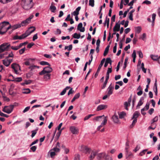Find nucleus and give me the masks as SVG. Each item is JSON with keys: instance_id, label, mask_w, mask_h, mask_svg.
Here are the masks:
<instances>
[{"instance_id": "nucleus-1", "label": "nucleus", "mask_w": 160, "mask_h": 160, "mask_svg": "<svg viewBox=\"0 0 160 160\" xmlns=\"http://www.w3.org/2000/svg\"><path fill=\"white\" fill-rule=\"evenodd\" d=\"M11 28L8 22L4 21L0 23V34L3 35Z\"/></svg>"}, {"instance_id": "nucleus-2", "label": "nucleus", "mask_w": 160, "mask_h": 160, "mask_svg": "<svg viewBox=\"0 0 160 160\" xmlns=\"http://www.w3.org/2000/svg\"><path fill=\"white\" fill-rule=\"evenodd\" d=\"M23 3L22 4V8L26 10H28L31 8L32 5H31L32 3V0H25L23 1Z\"/></svg>"}, {"instance_id": "nucleus-3", "label": "nucleus", "mask_w": 160, "mask_h": 160, "mask_svg": "<svg viewBox=\"0 0 160 160\" xmlns=\"http://www.w3.org/2000/svg\"><path fill=\"white\" fill-rule=\"evenodd\" d=\"M23 3L22 4V8L26 10H28L31 8L32 5H31L32 3V0H25L23 1Z\"/></svg>"}, {"instance_id": "nucleus-4", "label": "nucleus", "mask_w": 160, "mask_h": 160, "mask_svg": "<svg viewBox=\"0 0 160 160\" xmlns=\"http://www.w3.org/2000/svg\"><path fill=\"white\" fill-rule=\"evenodd\" d=\"M97 159L99 160H112V158H108V155L104 152L98 154Z\"/></svg>"}, {"instance_id": "nucleus-5", "label": "nucleus", "mask_w": 160, "mask_h": 160, "mask_svg": "<svg viewBox=\"0 0 160 160\" xmlns=\"http://www.w3.org/2000/svg\"><path fill=\"white\" fill-rule=\"evenodd\" d=\"M14 107V105H12L8 106H5L2 109V111L5 112L9 114L12 111Z\"/></svg>"}, {"instance_id": "nucleus-6", "label": "nucleus", "mask_w": 160, "mask_h": 160, "mask_svg": "<svg viewBox=\"0 0 160 160\" xmlns=\"http://www.w3.org/2000/svg\"><path fill=\"white\" fill-rule=\"evenodd\" d=\"M52 71V68L50 66H47L43 68V70L39 72L40 75H42L45 73H48L51 72Z\"/></svg>"}, {"instance_id": "nucleus-7", "label": "nucleus", "mask_w": 160, "mask_h": 160, "mask_svg": "<svg viewBox=\"0 0 160 160\" xmlns=\"http://www.w3.org/2000/svg\"><path fill=\"white\" fill-rule=\"evenodd\" d=\"M11 67L14 70V73L16 74H18L19 72V71H20V66L18 64L13 63L11 65Z\"/></svg>"}, {"instance_id": "nucleus-8", "label": "nucleus", "mask_w": 160, "mask_h": 160, "mask_svg": "<svg viewBox=\"0 0 160 160\" xmlns=\"http://www.w3.org/2000/svg\"><path fill=\"white\" fill-rule=\"evenodd\" d=\"M10 44L8 43H4L0 45V53L7 50L10 47Z\"/></svg>"}, {"instance_id": "nucleus-9", "label": "nucleus", "mask_w": 160, "mask_h": 160, "mask_svg": "<svg viewBox=\"0 0 160 160\" xmlns=\"http://www.w3.org/2000/svg\"><path fill=\"white\" fill-rule=\"evenodd\" d=\"M12 61V59H8L6 58L2 60L3 64L6 67H8Z\"/></svg>"}, {"instance_id": "nucleus-10", "label": "nucleus", "mask_w": 160, "mask_h": 160, "mask_svg": "<svg viewBox=\"0 0 160 160\" xmlns=\"http://www.w3.org/2000/svg\"><path fill=\"white\" fill-rule=\"evenodd\" d=\"M69 129L71 132L73 134H77L78 133V129L75 126L70 127Z\"/></svg>"}, {"instance_id": "nucleus-11", "label": "nucleus", "mask_w": 160, "mask_h": 160, "mask_svg": "<svg viewBox=\"0 0 160 160\" xmlns=\"http://www.w3.org/2000/svg\"><path fill=\"white\" fill-rule=\"evenodd\" d=\"M108 108V105L105 104H101L98 105L96 109L97 111H99L102 110H104L107 108Z\"/></svg>"}, {"instance_id": "nucleus-12", "label": "nucleus", "mask_w": 160, "mask_h": 160, "mask_svg": "<svg viewBox=\"0 0 160 160\" xmlns=\"http://www.w3.org/2000/svg\"><path fill=\"white\" fill-rule=\"evenodd\" d=\"M114 87L111 85V84L109 85L107 89L108 94V96L112 94L113 93V89Z\"/></svg>"}, {"instance_id": "nucleus-13", "label": "nucleus", "mask_w": 160, "mask_h": 160, "mask_svg": "<svg viewBox=\"0 0 160 160\" xmlns=\"http://www.w3.org/2000/svg\"><path fill=\"white\" fill-rule=\"evenodd\" d=\"M77 29L81 32H83L85 31V28L82 27V22L80 23L78 25Z\"/></svg>"}, {"instance_id": "nucleus-14", "label": "nucleus", "mask_w": 160, "mask_h": 160, "mask_svg": "<svg viewBox=\"0 0 160 160\" xmlns=\"http://www.w3.org/2000/svg\"><path fill=\"white\" fill-rule=\"evenodd\" d=\"M81 8L80 7H78L76 8L75 11L72 13V14H73L74 16H78L79 14V11L80 10Z\"/></svg>"}, {"instance_id": "nucleus-15", "label": "nucleus", "mask_w": 160, "mask_h": 160, "mask_svg": "<svg viewBox=\"0 0 160 160\" xmlns=\"http://www.w3.org/2000/svg\"><path fill=\"white\" fill-rule=\"evenodd\" d=\"M120 24L116 23L113 28V31L114 32L118 31L120 30Z\"/></svg>"}, {"instance_id": "nucleus-16", "label": "nucleus", "mask_w": 160, "mask_h": 160, "mask_svg": "<svg viewBox=\"0 0 160 160\" xmlns=\"http://www.w3.org/2000/svg\"><path fill=\"white\" fill-rule=\"evenodd\" d=\"M39 68V66L35 65H31L28 68L29 69H30L32 71H35L36 69H38Z\"/></svg>"}, {"instance_id": "nucleus-17", "label": "nucleus", "mask_w": 160, "mask_h": 160, "mask_svg": "<svg viewBox=\"0 0 160 160\" xmlns=\"http://www.w3.org/2000/svg\"><path fill=\"white\" fill-rule=\"evenodd\" d=\"M113 121L115 123H117L119 122L118 116L117 115H114L112 117Z\"/></svg>"}, {"instance_id": "nucleus-18", "label": "nucleus", "mask_w": 160, "mask_h": 160, "mask_svg": "<svg viewBox=\"0 0 160 160\" xmlns=\"http://www.w3.org/2000/svg\"><path fill=\"white\" fill-rule=\"evenodd\" d=\"M105 58H103L102 59L100 62V64L99 65L98 67V72H99L100 71L102 66L103 65V63H104L105 61Z\"/></svg>"}, {"instance_id": "nucleus-19", "label": "nucleus", "mask_w": 160, "mask_h": 160, "mask_svg": "<svg viewBox=\"0 0 160 160\" xmlns=\"http://www.w3.org/2000/svg\"><path fill=\"white\" fill-rule=\"evenodd\" d=\"M153 91L155 93V95L157 96L158 95V89H157V80H156L155 82L154 83V86L153 87Z\"/></svg>"}, {"instance_id": "nucleus-20", "label": "nucleus", "mask_w": 160, "mask_h": 160, "mask_svg": "<svg viewBox=\"0 0 160 160\" xmlns=\"http://www.w3.org/2000/svg\"><path fill=\"white\" fill-rule=\"evenodd\" d=\"M4 54H1V58L5 57L6 58H13L14 56V55L12 52H11L10 53H9L7 56L4 57Z\"/></svg>"}, {"instance_id": "nucleus-21", "label": "nucleus", "mask_w": 160, "mask_h": 160, "mask_svg": "<svg viewBox=\"0 0 160 160\" xmlns=\"http://www.w3.org/2000/svg\"><path fill=\"white\" fill-rule=\"evenodd\" d=\"M157 125L156 123H152L151 122V125L150 126H149L148 128V129H152L154 130L155 129Z\"/></svg>"}, {"instance_id": "nucleus-22", "label": "nucleus", "mask_w": 160, "mask_h": 160, "mask_svg": "<svg viewBox=\"0 0 160 160\" xmlns=\"http://www.w3.org/2000/svg\"><path fill=\"white\" fill-rule=\"evenodd\" d=\"M21 27V25L20 23H18L12 26H11V28L12 30H15Z\"/></svg>"}, {"instance_id": "nucleus-23", "label": "nucleus", "mask_w": 160, "mask_h": 160, "mask_svg": "<svg viewBox=\"0 0 160 160\" xmlns=\"http://www.w3.org/2000/svg\"><path fill=\"white\" fill-rule=\"evenodd\" d=\"M24 35L23 34L21 35L18 36V35L15 36L13 37V39L14 40H17V39H22L25 38L24 37Z\"/></svg>"}, {"instance_id": "nucleus-24", "label": "nucleus", "mask_w": 160, "mask_h": 160, "mask_svg": "<svg viewBox=\"0 0 160 160\" xmlns=\"http://www.w3.org/2000/svg\"><path fill=\"white\" fill-rule=\"evenodd\" d=\"M49 9L52 12L54 13L56 10V8L55 6L52 5V3Z\"/></svg>"}, {"instance_id": "nucleus-25", "label": "nucleus", "mask_w": 160, "mask_h": 160, "mask_svg": "<svg viewBox=\"0 0 160 160\" xmlns=\"http://www.w3.org/2000/svg\"><path fill=\"white\" fill-rule=\"evenodd\" d=\"M70 87L69 86H67L65 88H64L62 91L60 93V95H64L66 92V91L67 90H68L70 88Z\"/></svg>"}, {"instance_id": "nucleus-26", "label": "nucleus", "mask_w": 160, "mask_h": 160, "mask_svg": "<svg viewBox=\"0 0 160 160\" xmlns=\"http://www.w3.org/2000/svg\"><path fill=\"white\" fill-rule=\"evenodd\" d=\"M29 22H30L27 19L25 20L22 21L20 24L21 25V26H24L28 24Z\"/></svg>"}, {"instance_id": "nucleus-27", "label": "nucleus", "mask_w": 160, "mask_h": 160, "mask_svg": "<svg viewBox=\"0 0 160 160\" xmlns=\"http://www.w3.org/2000/svg\"><path fill=\"white\" fill-rule=\"evenodd\" d=\"M142 28L140 26H138L135 28V32L136 33L139 34Z\"/></svg>"}, {"instance_id": "nucleus-28", "label": "nucleus", "mask_w": 160, "mask_h": 160, "mask_svg": "<svg viewBox=\"0 0 160 160\" xmlns=\"http://www.w3.org/2000/svg\"><path fill=\"white\" fill-rule=\"evenodd\" d=\"M98 154V152L97 151H93L90 156V159H92Z\"/></svg>"}, {"instance_id": "nucleus-29", "label": "nucleus", "mask_w": 160, "mask_h": 160, "mask_svg": "<svg viewBox=\"0 0 160 160\" xmlns=\"http://www.w3.org/2000/svg\"><path fill=\"white\" fill-rule=\"evenodd\" d=\"M144 100V98L143 97H142L140 98L138 102V104L137 105V107L138 106H140L142 105L143 104V102H142V101H143Z\"/></svg>"}, {"instance_id": "nucleus-30", "label": "nucleus", "mask_w": 160, "mask_h": 160, "mask_svg": "<svg viewBox=\"0 0 160 160\" xmlns=\"http://www.w3.org/2000/svg\"><path fill=\"white\" fill-rule=\"evenodd\" d=\"M139 114V112L137 111L135 112L133 114V116L132 118V119L135 118L137 119V118L138 117Z\"/></svg>"}, {"instance_id": "nucleus-31", "label": "nucleus", "mask_w": 160, "mask_h": 160, "mask_svg": "<svg viewBox=\"0 0 160 160\" xmlns=\"http://www.w3.org/2000/svg\"><path fill=\"white\" fill-rule=\"evenodd\" d=\"M73 38L75 39H79L81 37L80 34H78L77 33H75L72 35Z\"/></svg>"}, {"instance_id": "nucleus-32", "label": "nucleus", "mask_w": 160, "mask_h": 160, "mask_svg": "<svg viewBox=\"0 0 160 160\" xmlns=\"http://www.w3.org/2000/svg\"><path fill=\"white\" fill-rule=\"evenodd\" d=\"M31 82V81L30 80H25L23 82L21 83V85L24 86L25 85H28L30 84Z\"/></svg>"}, {"instance_id": "nucleus-33", "label": "nucleus", "mask_w": 160, "mask_h": 160, "mask_svg": "<svg viewBox=\"0 0 160 160\" xmlns=\"http://www.w3.org/2000/svg\"><path fill=\"white\" fill-rule=\"evenodd\" d=\"M158 56L157 55H151L150 57L154 61H157L158 58Z\"/></svg>"}, {"instance_id": "nucleus-34", "label": "nucleus", "mask_w": 160, "mask_h": 160, "mask_svg": "<svg viewBox=\"0 0 160 160\" xmlns=\"http://www.w3.org/2000/svg\"><path fill=\"white\" fill-rule=\"evenodd\" d=\"M104 116V115H103L102 116H98V117H95L94 119V120H95L97 121H101L102 119V117H103Z\"/></svg>"}, {"instance_id": "nucleus-35", "label": "nucleus", "mask_w": 160, "mask_h": 160, "mask_svg": "<svg viewBox=\"0 0 160 160\" xmlns=\"http://www.w3.org/2000/svg\"><path fill=\"white\" fill-rule=\"evenodd\" d=\"M109 47L110 46L109 45H108L106 48L103 53V55L104 56H105L108 53L109 51Z\"/></svg>"}, {"instance_id": "nucleus-36", "label": "nucleus", "mask_w": 160, "mask_h": 160, "mask_svg": "<svg viewBox=\"0 0 160 160\" xmlns=\"http://www.w3.org/2000/svg\"><path fill=\"white\" fill-rule=\"evenodd\" d=\"M31 92V90L29 88L24 89L22 92L23 93L28 94L30 93Z\"/></svg>"}, {"instance_id": "nucleus-37", "label": "nucleus", "mask_w": 160, "mask_h": 160, "mask_svg": "<svg viewBox=\"0 0 160 160\" xmlns=\"http://www.w3.org/2000/svg\"><path fill=\"white\" fill-rule=\"evenodd\" d=\"M40 64L42 65H47L49 66H50V64L48 62L42 61L40 62Z\"/></svg>"}, {"instance_id": "nucleus-38", "label": "nucleus", "mask_w": 160, "mask_h": 160, "mask_svg": "<svg viewBox=\"0 0 160 160\" xmlns=\"http://www.w3.org/2000/svg\"><path fill=\"white\" fill-rule=\"evenodd\" d=\"M12 1V0H0V2L3 4H6Z\"/></svg>"}, {"instance_id": "nucleus-39", "label": "nucleus", "mask_w": 160, "mask_h": 160, "mask_svg": "<svg viewBox=\"0 0 160 160\" xmlns=\"http://www.w3.org/2000/svg\"><path fill=\"white\" fill-rule=\"evenodd\" d=\"M126 113L123 112H121L119 114V118H123L126 115Z\"/></svg>"}, {"instance_id": "nucleus-40", "label": "nucleus", "mask_w": 160, "mask_h": 160, "mask_svg": "<svg viewBox=\"0 0 160 160\" xmlns=\"http://www.w3.org/2000/svg\"><path fill=\"white\" fill-rule=\"evenodd\" d=\"M148 150V149H145L142 150L141 152L139 153V155L140 156H142L144 154H145L146 151H147Z\"/></svg>"}, {"instance_id": "nucleus-41", "label": "nucleus", "mask_w": 160, "mask_h": 160, "mask_svg": "<svg viewBox=\"0 0 160 160\" xmlns=\"http://www.w3.org/2000/svg\"><path fill=\"white\" fill-rule=\"evenodd\" d=\"M137 122V119L135 118L133 119V120L132 121V124L130 126V127L131 128H132L133 126L135 125V123Z\"/></svg>"}, {"instance_id": "nucleus-42", "label": "nucleus", "mask_w": 160, "mask_h": 160, "mask_svg": "<svg viewBox=\"0 0 160 160\" xmlns=\"http://www.w3.org/2000/svg\"><path fill=\"white\" fill-rule=\"evenodd\" d=\"M94 0H89V5L92 7H93L94 5Z\"/></svg>"}, {"instance_id": "nucleus-43", "label": "nucleus", "mask_w": 160, "mask_h": 160, "mask_svg": "<svg viewBox=\"0 0 160 160\" xmlns=\"http://www.w3.org/2000/svg\"><path fill=\"white\" fill-rule=\"evenodd\" d=\"M38 130V129H36L35 130L32 131V133L31 136L32 138H33L36 134L37 132V131Z\"/></svg>"}, {"instance_id": "nucleus-44", "label": "nucleus", "mask_w": 160, "mask_h": 160, "mask_svg": "<svg viewBox=\"0 0 160 160\" xmlns=\"http://www.w3.org/2000/svg\"><path fill=\"white\" fill-rule=\"evenodd\" d=\"M82 148H83V149H84L86 152H89L90 150V148L86 146L82 145Z\"/></svg>"}, {"instance_id": "nucleus-45", "label": "nucleus", "mask_w": 160, "mask_h": 160, "mask_svg": "<svg viewBox=\"0 0 160 160\" xmlns=\"http://www.w3.org/2000/svg\"><path fill=\"white\" fill-rule=\"evenodd\" d=\"M50 153V157L52 158L56 155V153L53 151H51V150L49 151V153Z\"/></svg>"}, {"instance_id": "nucleus-46", "label": "nucleus", "mask_w": 160, "mask_h": 160, "mask_svg": "<svg viewBox=\"0 0 160 160\" xmlns=\"http://www.w3.org/2000/svg\"><path fill=\"white\" fill-rule=\"evenodd\" d=\"M127 158H129L132 157L133 156V155L132 152H129L127 154H126V155Z\"/></svg>"}, {"instance_id": "nucleus-47", "label": "nucleus", "mask_w": 160, "mask_h": 160, "mask_svg": "<svg viewBox=\"0 0 160 160\" xmlns=\"http://www.w3.org/2000/svg\"><path fill=\"white\" fill-rule=\"evenodd\" d=\"M51 151H53L54 152H58L60 151V149L59 148L56 147L52 149H51Z\"/></svg>"}, {"instance_id": "nucleus-48", "label": "nucleus", "mask_w": 160, "mask_h": 160, "mask_svg": "<svg viewBox=\"0 0 160 160\" xmlns=\"http://www.w3.org/2000/svg\"><path fill=\"white\" fill-rule=\"evenodd\" d=\"M158 120V116H155L151 121V122L154 123L157 122Z\"/></svg>"}, {"instance_id": "nucleus-49", "label": "nucleus", "mask_w": 160, "mask_h": 160, "mask_svg": "<svg viewBox=\"0 0 160 160\" xmlns=\"http://www.w3.org/2000/svg\"><path fill=\"white\" fill-rule=\"evenodd\" d=\"M30 33V31H29L28 30L27 31L24 33L23 34V35H24V38H25L28 36H29V35L31 34H29Z\"/></svg>"}, {"instance_id": "nucleus-50", "label": "nucleus", "mask_w": 160, "mask_h": 160, "mask_svg": "<svg viewBox=\"0 0 160 160\" xmlns=\"http://www.w3.org/2000/svg\"><path fill=\"white\" fill-rule=\"evenodd\" d=\"M94 114H89L85 117L84 118V120L86 121L89 119L92 116H94Z\"/></svg>"}, {"instance_id": "nucleus-51", "label": "nucleus", "mask_w": 160, "mask_h": 160, "mask_svg": "<svg viewBox=\"0 0 160 160\" xmlns=\"http://www.w3.org/2000/svg\"><path fill=\"white\" fill-rule=\"evenodd\" d=\"M22 78L21 77L17 78L15 79L14 80H12V81H15L18 82H20L22 81Z\"/></svg>"}, {"instance_id": "nucleus-52", "label": "nucleus", "mask_w": 160, "mask_h": 160, "mask_svg": "<svg viewBox=\"0 0 160 160\" xmlns=\"http://www.w3.org/2000/svg\"><path fill=\"white\" fill-rule=\"evenodd\" d=\"M80 155L79 154H76L75 155L74 160H80Z\"/></svg>"}, {"instance_id": "nucleus-53", "label": "nucleus", "mask_w": 160, "mask_h": 160, "mask_svg": "<svg viewBox=\"0 0 160 160\" xmlns=\"http://www.w3.org/2000/svg\"><path fill=\"white\" fill-rule=\"evenodd\" d=\"M128 58H126L125 59L124 66L123 67V69H125L127 67L126 63L128 62Z\"/></svg>"}, {"instance_id": "nucleus-54", "label": "nucleus", "mask_w": 160, "mask_h": 160, "mask_svg": "<svg viewBox=\"0 0 160 160\" xmlns=\"http://www.w3.org/2000/svg\"><path fill=\"white\" fill-rule=\"evenodd\" d=\"M51 74H48L45 75L44 76V79H49L50 78Z\"/></svg>"}, {"instance_id": "nucleus-55", "label": "nucleus", "mask_w": 160, "mask_h": 160, "mask_svg": "<svg viewBox=\"0 0 160 160\" xmlns=\"http://www.w3.org/2000/svg\"><path fill=\"white\" fill-rule=\"evenodd\" d=\"M149 104L148 103H147L145 106V107L143 108H144L145 109V111H147L148 110L149 108Z\"/></svg>"}, {"instance_id": "nucleus-56", "label": "nucleus", "mask_w": 160, "mask_h": 160, "mask_svg": "<svg viewBox=\"0 0 160 160\" xmlns=\"http://www.w3.org/2000/svg\"><path fill=\"white\" fill-rule=\"evenodd\" d=\"M140 149V147L138 145L135 147V149L133 150V151L135 152H136L137 151L139 150Z\"/></svg>"}, {"instance_id": "nucleus-57", "label": "nucleus", "mask_w": 160, "mask_h": 160, "mask_svg": "<svg viewBox=\"0 0 160 160\" xmlns=\"http://www.w3.org/2000/svg\"><path fill=\"white\" fill-rule=\"evenodd\" d=\"M25 49H26L25 47H24L23 48L20 50L19 51L20 54H23L25 50Z\"/></svg>"}, {"instance_id": "nucleus-58", "label": "nucleus", "mask_w": 160, "mask_h": 160, "mask_svg": "<svg viewBox=\"0 0 160 160\" xmlns=\"http://www.w3.org/2000/svg\"><path fill=\"white\" fill-rule=\"evenodd\" d=\"M0 116L2 117H4L6 118H8V115L5 114L3 112H2L0 110Z\"/></svg>"}, {"instance_id": "nucleus-59", "label": "nucleus", "mask_w": 160, "mask_h": 160, "mask_svg": "<svg viewBox=\"0 0 160 160\" xmlns=\"http://www.w3.org/2000/svg\"><path fill=\"white\" fill-rule=\"evenodd\" d=\"M41 105H36L33 106L31 108V110H33L34 108H38L41 107Z\"/></svg>"}, {"instance_id": "nucleus-60", "label": "nucleus", "mask_w": 160, "mask_h": 160, "mask_svg": "<svg viewBox=\"0 0 160 160\" xmlns=\"http://www.w3.org/2000/svg\"><path fill=\"white\" fill-rule=\"evenodd\" d=\"M37 148V147L35 146H32L30 148L31 150L33 152H34Z\"/></svg>"}, {"instance_id": "nucleus-61", "label": "nucleus", "mask_w": 160, "mask_h": 160, "mask_svg": "<svg viewBox=\"0 0 160 160\" xmlns=\"http://www.w3.org/2000/svg\"><path fill=\"white\" fill-rule=\"evenodd\" d=\"M143 4H145L147 5H149L151 4V2L147 0H145L142 2Z\"/></svg>"}, {"instance_id": "nucleus-62", "label": "nucleus", "mask_w": 160, "mask_h": 160, "mask_svg": "<svg viewBox=\"0 0 160 160\" xmlns=\"http://www.w3.org/2000/svg\"><path fill=\"white\" fill-rule=\"evenodd\" d=\"M11 48L12 49L15 50H17L19 49L18 46H12L11 47Z\"/></svg>"}, {"instance_id": "nucleus-63", "label": "nucleus", "mask_w": 160, "mask_h": 160, "mask_svg": "<svg viewBox=\"0 0 160 160\" xmlns=\"http://www.w3.org/2000/svg\"><path fill=\"white\" fill-rule=\"evenodd\" d=\"M138 54L140 58H143V54L141 51H139L138 52Z\"/></svg>"}, {"instance_id": "nucleus-64", "label": "nucleus", "mask_w": 160, "mask_h": 160, "mask_svg": "<svg viewBox=\"0 0 160 160\" xmlns=\"http://www.w3.org/2000/svg\"><path fill=\"white\" fill-rule=\"evenodd\" d=\"M70 38V37L69 36H67L66 37L62 36L61 37V39L62 40H64L66 39H68L69 40Z\"/></svg>"}]
</instances>
